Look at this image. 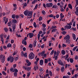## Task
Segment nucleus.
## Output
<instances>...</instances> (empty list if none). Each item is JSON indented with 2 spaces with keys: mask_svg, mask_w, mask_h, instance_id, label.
Masks as SVG:
<instances>
[{
  "mask_svg": "<svg viewBox=\"0 0 78 78\" xmlns=\"http://www.w3.org/2000/svg\"><path fill=\"white\" fill-rule=\"evenodd\" d=\"M24 14L26 16H30L29 18H31L32 17V14H33V12L29 11L28 10H26L24 12Z\"/></svg>",
  "mask_w": 78,
  "mask_h": 78,
  "instance_id": "nucleus-1",
  "label": "nucleus"
},
{
  "mask_svg": "<svg viewBox=\"0 0 78 78\" xmlns=\"http://www.w3.org/2000/svg\"><path fill=\"white\" fill-rule=\"evenodd\" d=\"M5 58H6L5 55H3L1 54L0 55V59H1V62L2 63H3L5 60Z\"/></svg>",
  "mask_w": 78,
  "mask_h": 78,
  "instance_id": "nucleus-2",
  "label": "nucleus"
},
{
  "mask_svg": "<svg viewBox=\"0 0 78 78\" xmlns=\"http://www.w3.org/2000/svg\"><path fill=\"white\" fill-rule=\"evenodd\" d=\"M70 35L69 34H67L64 37V39L66 40V43H68L69 41L70 40Z\"/></svg>",
  "mask_w": 78,
  "mask_h": 78,
  "instance_id": "nucleus-3",
  "label": "nucleus"
},
{
  "mask_svg": "<svg viewBox=\"0 0 78 78\" xmlns=\"http://www.w3.org/2000/svg\"><path fill=\"white\" fill-rule=\"evenodd\" d=\"M29 58L30 59H33L34 58V55L33 54V53L31 52L29 55Z\"/></svg>",
  "mask_w": 78,
  "mask_h": 78,
  "instance_id": "nucleus-4",
  "label": "nucleus"
},
{
  "mask_svg": "<svg viewBox=\"0 0 78 78\" xmlns=\"http://www.w3.org/2000/svg\"><path fill=\"white\" fill-rule=\"evenodd\" d=\"M23 68L24 69H25V70H27V72H29L30 71V70H31V67L28 66H23Z\"/></svg>",
  "mask_w": 78,
  "mask_h": 78,
  "instance_id": "nucleus-5",
  "label": "nucleus"
},
{
  "mask_svg": "<svg viewBox=\"0 0 78 78\" xmlns=\"http://www.w3.org/2000/svg\"><path fill=\"white\" fill-rule=\"evenodd\" d=\"M46 6L47 8L52 7L53 6V4L52 3H47L46 4Z\"/></svg>",
  "mask_w": 78,
  "mask_h": 78,
  "instance_id": "nucleus-6",
  "label": "nucleus"
},
{
  "mask_svg": "<svg viewBox=\"0 0 78 78\" xmlns=\"http://www.w3.org/2000/svg\"><path fill=\"white\" fill-rule=\"evenodd\" d=\"M7 60L8 61H10L11 62H12L14 61V58L12 57H9Z\"/></svg>",
  "mask_w": 78,
  "mask_h": 78,
  "instance_id": "nucleus-7",
  "label": "nucleus"
},
{
  "mask_svg": "<svg viewBox=\"0 0 78 78\" xmlns=\"http://www.w3.org/2000/svg\"><path fill=\"white\" fill-rule=\"evenodd\" d=\"M58 63L59 64V65H60V66H64V64L63 63V62L61 61V60H59L58 61Z\"/></svg>",
  "mask_w": 78,
  "mask_h": 78,
  "instance_id": "nucleus-8",
  "label": "nucleus"
},
{
  "mask_svg": "<svg viewBox=\"0 0 78 78\" xmlns=\"http://www.w3.org/2000/svg\"><path fill=\"white\" fill-rule=\"evenodd\" d=\"M3 19L4 21H5V24H6L7 22H8V19L7 18H6V17H4L3 18Z\"/></svg>",
  "mask_w": 78,
  "mask_h": 78,
  "instance_id": "nucleus-9",
  "label": "nucleus"
},
{
  "mask_svg": "<svg viewBox=\"0 0 78 78\" xmlns=\"http://www.w3.org/2000/svg\"><path fill=\"white\" fill-rule=\"evenodd\" d=\"M72 28V26L70 25H66L64 26V28L65 29H70Z\"/></svg>",
  "mask_w": 78,
  "mask_h": 78,
  "instance_id": "nucleus-10",
  "label": "nucleus"
},
{
  "mask_svg": "<svg viewBox=\"0 0 78 78\" xmlns=\"http://www.w3.org/2000/svg\"><path fill=\"white\" fill-rule=\"evenodd\" d=\"M41 75H42V73H40L39 74H38L37 75V76L36 77V78H38L37 77H40L41 78H44V77L42 76H41Z\"/></svg>",
  "mask_w": 78,
  "mask_h": 78,
  "instance_id": "nucleus-11",
  "label": "nucleus"
},
{
  "mask_svg": "<svg viewBox=\"0 0 78 78\" xmlns=\"http://www.w3.org/2000/svg\"><path fill=\"white\" fill-rule=\"evenodd\" d=\"M29 36L30 38H32L34 36V34L33 33H29Z\"/></svg>",
  "mask_w": 78,
  "mask_h": 78,
  "instance_id": "nucleus-12",
  "label": "nucleus"
},
{
  "mask_svg": "<svg viewBox=\"0 0 78 78\" xmlns=\"http://www.w3.org/2000/svg\"><path fill=\"white\" fill-rule=\"evenodd\" d=\"M73 38L74 40H76V35L74 34H73L72 35Z\"/></svg>",
  "mask_w": 78,
  "mask_h": 78,
  "instance_id": "nucleus-13",
  "label": "nucleus"
},
{
  "mask_svg": "<svg viewBox=\"0 0 78 78\" xmlns=\"http://www.w3.org/2000/svg\"><path fill=\"white\" fill-rule=\"evenodd\" d=\"M75 14L78 16V7H77L76 8V11L75 12Z\"/></svg>",
  "mask_w": 78,
  "mask_h": 78,
  "instance_id": "nucleus-14",
  "label": "nucleus"
},
{
  "mask_svg": "<svg viewBox=\"0 0 78 78\" xmlns=\"http://www.w3.org/2000/svg\"><path fill=\"white\" fill-rule=\"evenodd\" d=\"M37 42V41L36 40H35L33 44V47H35L36 46Z\"/></svg>",
  "mask_w": 78,
  "mask_h": 78,
  "instance_id": "nucleus-15",
  "label": "nucleus"
},
{
  "mask_svg": "<svg viewBox=\"0 0 78 78\" xmlns=\"http://www.w3.org/2000/svg\"><path fill=\"white\" fill-rule=\"evenodd\" d=\"M40 64L41 66H42L44 64V61L43 60L41 59L40 61Z\"/></svg>",
  "mask_w": 78,
  "mask_h": 78,
  "instance_id": "nucleus-16",
  "label": "nucleus"
},
{
  "mask_svg": "<svg viewBox=\"0 0 78 78\" xmlns=\"http://www.w3.org/2000/svg\"><path fill=\"white\" fill-rule=\"evenodd\" d=\"M64 66H62L61 69V70L62 72H64Z\"/></svg>",
  "mask_w": 78,
  "mask_h": 78,
  "instance_id": "nucleus-17",
  "label": "nucleus"
},
{
  "mask_svg": "<svg viewBox=\"0 0 78 78\" xmlns=\"http://www.w3.org/2000/svg\"><path fill=\"white\" fill-rule=\"evenodd\" d=\"M38 69H39V68L37 66H35V65H34V69L35 71L37 70Z\"/></svg>",
  "mask_w": 78,
  "mask_h": 78,
  "instance_id": "nucleus-18",
  "label": "nucleus"
},
{
  "mask_svg": "<svg viewBox=\"0 0 78 78\" xmlns=\"http://www.w3.org/2000/svg\"><path fill=\"white\" fill-rule=\"evenodd\" d=\"M61 53L62 55H64L66 54V52L65 51L62 50L61 51Z\"/></svg>",
  "mask_w": 78,
  "mask_h": 78,
  "instance_id": "nucleus-19",
  "label": "nucleus"
},
{
  "mask_svg": "<svg viewBox=\"0 0 78 78\" xmlns=\"http://www.w3.org/2000/svg\"><path fill=\"white\" fill-rule=\"evenodd\" d=\"M22 43L23 44H24L25 45H27V41H24V40H23Z\"/></svg>",
  "mask_w": 78,
  "mask_h": 78,
  "instance_id": "nucleus-20",
  "label": "nucleus"
},
{
  "mask_svg": "<svg viewBox=\"0 0 78 78\" xmlns=\"http://www.w3.org/2000/svg\"><path fill=\"white\" fill-rule=\"evenodd\" d=\"M37 2V0H34L32 2V5H34V4H35Z\"/></svg>",
  "mask_w": 78,
  "mask_h": 78,
  "instance_id": "nucleus-21",
  "label": "nucleus"
},
{
  "mask_svg": "<svg viewBox=\"0 0 78 78\" xmlns=\"http://www.w3.org/2000/svg\"><path fill=\"white\" fill-rule=\"evenodd\" d=\"M63 58H64L65 60H66L67 59L69 58V55H66L63 56Z\"/></svg>",
  "mask_w": 78,
  "mask_h": 78,
  "instance_id": "nucleus-22",
  "label": "nucleus"
},
{
  "mask_svg": "<svg viewBox=\"0 0 78 78\" xmlns=\"http://www.w3.org/2000/svg\"><path fill=\"white\" fill-rule=\"evenodd\" d=\"M61 33L62 34H63V35H66V34H67V32L65 31H62Z\"/></svg>",
  "mask_w": 78,
  "mask_h": 78,
  "instance_id": "nucleus-23",
  "label": "nucleus"
},
{
  "mask_svg": "<svg viewBox=\"0 0 78 78\" xmlns=\"http://www.w3.org/2000/svg\"><path fill=\"white\" fill-rule=\"evenodd\" d=\"M52 8H55L56 9V8H58V7L57 5H54L53 6Z\"/></svg>",
  "mask_w": 78,
  "mask_h": 78,
  "instance_id": "nucleus-24",
  "label": "nucleus"
},
{
  "mask_svg": "<svg viewBox=\"0 0 78 78\" xmlns=\"http://www.w3.org/2000/svg\"><path fill=\"white\" fill-rule=\"evenodd\" d=\"M11 44L10 43H9L7 45V47H8V48H11Z\"/></svg>",
  "mask_w": 78,
  "mask_h": 78,
  "instance_id": "nucleus-25",
  "label": "nucleus"
},
{
  "mask_svg": "<svg viewBox=\"0 0 78 78\" xmlns=\"http://www.w3.org/2000/svg\"><path fill=\"white\" fill-rule=\"evenodd\" d=\"M68 6L70 9H72V5H71V4H68Z\"/></svg>",
  "mask_w": 78,
  "mask_h": 78,
  "instance_id": "nucleus-26",
  "label": "nucleus"
},
{
  "mask_svg": "<svg viewBox=\"0 0 78 78\" xmlns=\"http://www.w3.org/2000/svg\"><path fill=\"white\" fill-rule=\"evenodd\" d=\"M27 3L25 2L23 5V8H24L25 7H26V6H27Z\"/></svg>",
  "mask_w": 78,
  "mask_h": 78,
  "instance_id": "nucleus-27",
  "label": "nucleus"
},
{
  "mask_svg": "<svg viewBox=\"0 0 78 78\" xmlns=\"http://www.w3.org/2000/svg\"><path fill=\"white\" fill-rule=\"evenodd\" d=\"M42 14L43 15H44V16H45V14H46V13H45V11L44 10H42V12H41Z\"/></svg>",
  "mask_w": 78,
  "mask_h": 78,
  "instance_id": "nucleus-28",
  "label": "nucleus"
},
{
  "mask_svg": "<svg viewBox=\"0 0 78 78\" xmlns=\"http://www.w3.org/2000/svg\"><path fill=\"white\" fill-rule=\"evenodd\" d=\"M69 61L71 63H72L73 62V58H70L69 59Z\"/></svg>",
  "mask_w": 78,
  "mask_h": 78,
  "instance_id": "nucleus-29",
  "label": "nucleus"
},
{
  "mask_svg": "<svg viewBox=\"0 0 78 78\" xmlns=\"http://www.w3.org/2000/svg\"><path fill=\"white\" fill-rule=\"evenodd\" d=\"M56 31V29H54L52 30V33H55Z\"/></svg>",
  "mask_w": 78,
  "mask_h": 78,
  "instance_id": "nucleus-30",
  "label": "nucleus"
},
{
  "mask_svg": "<svg viewBox=\"0 0 78 78\" xmlns=\"http://www.w3.org/2000/svg\"><path fill=\"white\" fill-rule=\"evenodd\" d=\"M77 47H78V46H76L75 47H74L73 48V51H75V50H76V49L77 48Z\"/></svg>",
  "mask_w": 78,
  "mask_h": 78,
  "instance_id": "nucleus-31",
  "label": "nucleus"
},
{
  "mask_svg": "<svg viewBox=\"0 0 78 78\" xmlns=\"http://www.w3.org/2000/svg\"><path fill=\"white\" fill-rule=\"evenodd\" d=\"M23 56H24V57H27V53L26 52L25 53L23 54Z\"/></svg>",
  "mask_w": 78,
  "mask_h": 78,
  "instance_id": "nucleus-32",
  "label": "nucleus"
},
{
  "mask_svg": "<svg viewBox=\"0 0 78 78\" xmlns=\"http://www.w3.org/2000/svg\"><path fill=\"white\" fill-rule=\"evenodd\" d=\"M60 17V22H61V20H62V19H63V18H64V15H63V16H62Z\"/></svg>",
  "mask_w": 78,
  "mask_h": 78,
  "instance_id": "nucleus-33",
  "label": "nucleus"
},
{
  "mask_svg": "<svg viewBox=\"0 0 78 78\" xmlns=\"http://www.w3.org/2000/svg\"><path fill=\"white\" fill-rule=\"evenodd\" d=\"M37 7H38V5H37V4L35 6V7L34 9V10H35V9H36L37 8Z\"/></svg>",
  "mask_w": 78,
  "mask_h": 78,
  "instance_id": "nucleus-34",
  "label": "nucleus"
},
{
  "mask_svg": "<svg viewBox=\"0 0 78 78\" xmlns=\"http://www.w3.org/2000/svg\"><path fill=\"white\" fill-rule=\"evenodd\" d=\"M78 5V0H76V4L75 8H76Z\"/></svg>",
  "mask_w": 78,
  "mask_h": 78,
  "instance_id": "nucleus-35",
  "label": "nucleus"
},
{
  "mask_svg": "<svg viewBox=\"0 0 78 78\" xmlns=\"http://www.w3.org/2000/svg\"><path fill=\"white\" fill-rule=\"evenodd\" d=\"M71 14V12H68V16L69 17H70V15Z\"/></svg>",
  "mask_w": 78,
  "mask_h": 78,
  "instance_id": "nucleus-36",
  "label": "nucleus"
},
{
  "mask_svg": "<svg viewBox=\"0 0 78 78\" xmlns=\"http://www.w3.org/2000/svg\"><path fill=\"white\" fill-rule=\"evenodd\" d=\"M41 53V55L42 56H43L45 54V51H42Z\"/></svg>",
  "mask_w": 78,
  "mask_h": 78,
  "instance_id": "nucleus-37",
  "label": "nucleus"
},
{
  "mask_svg": "<svg viewBox=\"0 0 78 78\" xmlns=\"http://www.w3.org/2000/svg\"><path fill=\"white\" fill-rule=\"evenodd\" d=\"M4 30H5V32H7L8 31V29L7 28H5L4 29Z\"/></svg>",
  "mask_w": 78,
  "mask_h": 78,
  "instance_id": "nucleus-38",
  "label": "nucleus"
},
{
  "mask_svg": "<svg viewBox=\"0 0 78 78\" xmlns=\"http://www.w3.org/2000/svg\"><path fill=\"white\" fill-rule=\"evenodd\" d=\"M30 74H31V73L30 72H28L27 73V77H29L30 76Z\"/></svg>",
  "mask_w": 78,
  "mask_h": 78,
  "instance_id": "nucleus-39",
  "label": "nucleus"
},
{
  "mask_svg": "<svg viewBox=\"0 0 78 78\" xmlns=\"http://www.w3.org/2000/svg\"><path fill=\"white\" fill-rule=\"evenodd\" d=\"M42 20V16L40 17L38 19L39 21H41Z\"/></svg>",
  "mask_w": 78,
  "mask_h": 78,
  "instance_id": "nucleus-40",
  "label": "nucleus"
},
{
  "mask_svg": "<svg viewBox=\"0 0 78 78\" xmlns=\"http://www.w3.org/2000/svg\"><path fill=\"white\" fill-rule=\"evenodd\" d=\"M62 47L63 48H65V47H67V45L65 44H63Z\"/></svg>",
  "mask_w": 78,
  "mask_h": 78,
  "instance_id": "nucleus-41",
  "label": "nucleus"
},
{
  "mask_svg": "<svg viewBox=\"0 0 78 78\" xmlns=\"http://www.w3.org/2000/svg\"><path fill=\"white\" fill-rule=\"evenodd\" d=\"M14 76H17V73L14 72Z\"/></svg>",
  "mask_w": 78,
  "mask_h": 78,
  "instance_id": "nucleus-42",
  "label": "nucleus"
},
{
  "mask_svg": "<svg viewBox=\"0 0 78 78\" xmlns=\"http://www.w3.org/2000/svg\"><path fill=\"white\" fill-rule=\"evenodd\" d=\"M34 26L35 28H36V27H37V25H36V23H34Z\"/></svg>",
  "mask_w": 78,
  "mask_h": 78,
  "instance_id": "nucleus-43",
  "label": "nucleus"
},
{
  "mask_svg": "<svg viewBox=\"0 0 78 78\" xmlns=\"http://www.w3.org/2000/svg\"><path fill=\"white\" fill-rule=\"evenodd\" d=\"M71 29L73 30V31H76V28H72Z\"/></svg>",
  "mask_w": 78,
  "mask_h": 78,
  "instance_id": "nucleus-44",
  "label": "nucleus"
},
{
  "mask_svg": "<svg viewBox=\"0 0 78 78\" xmlns=\"http://www.w3.org/2000/svg\"><path fill=\"white\" fill-rule=\"evenodd\" d=\"M1 41H2V44H3L4 43V39H3V38H1Z\"/></svg>",
  "mask_w": 78,
  "mask_h": 78,
  "instance_id": "nucleus-45",
  "label": "nucleus"
},
{
  "mask_svg": "<svg viewBox=\"0 0 78 78\" xmlns=\"http://www.w3.org/2000/svg\"><path fill=\"white\" fill-rule=\"evenodd\" d=\"M60 11H61V12H64V9L62 8H61Z\"/></svg>",
  "mask_w": 78,
  "mask_h": 78,
  "instance_id": "nucleus-46",
  "label": "nucleus"
},
{
  "mask_svg": "<svg viewBox=\"0 0 78 78\" xmlns=\"http://www.w3.org/2000/svg\"><path fill=\"white\" fill-rule=\"evenodd\" d=\"M41 36V35L39 34H38L37 35V37L38 40H39V39L40 38V37Z\"/></svg>",
  "mask_w": 78,
  "mask_h": 78,
  "instance_id": "nucleus-47",
  "label": "nucleus"
},
{
  "mask_svg": "<svg viewBox=\"0 0 78 78\" xmlns=\"http://www.w3.org/2000/svg\"><path fill=\"white\" fill-rule=\"evenodd\" d=\"M29 47L30 48H33V45L31 44H30L29 46Z\"/></svg>",
  "mask_w": 78,
  "mask_h": 78,
  "instance_id": "nucleus-48",
  "label": "nucleus"
},
{
  "mask_svg": "<svg viewBox=\"0 0 78 78\" xmlns=\"http://www.w3.org/2000/svg\"><path fill=\"white\" fill-rule=\"evenodd\" d=\"M57 53L56 54V55L57 56H58L59 53V50H57Z\"/></svg>",
  "mask_w": 78,
  "mask_h": 78,
  "instance_id": "nucleus-49",
  "label": "nucleus"
},
{
  "mask_svg": "<svg viewBox=\"0 0 78 78\" xmlns=\"http://www.w3.org/2000/svg\"><path fill=\"white\" fill-rule=\"evenodd\" d=\"M17 53V51H15L13 53L12 55H13V56H14V55H16Z\"/></svg>",
  "mask_w": 78,
  "mask_h": 78,
  "instance_id": "nucleus-50",
  "label": "nucleus"
},
{
  "mask_svg": "<svg viewBox=\"0 0 78 78\" xmlns=\"http://www.w3.org/2000/svg\"><path fill=\"white\" fill-rule=\"evenodd\" d=\"M49 73L50 75L51 76H52V72L51 71H49Z\"/></svg>",
  "mask_w": 78,
  "mask_h": 78,
  "instance_id": "nucleus-51",
  "label": "nucleus"
},
{
  "mask_svg": "<svg viewBox=\"0 0 78 78\" xmlns=\"http://www.w3.org/2000/svg\"><path fill=\"white\" fill-rule=\"evenodd\" d=\"M42 26L43 28H45V27H46V25L44 23L42 24Z\"/></svg>",
  "mask_w": 78,
  "mask_h": 78,
  "instance_id": "nucleus-52",
  "label": "nucleus"
},
{
  "mask_svg": "<svg viewBox=\"0 0 78 78\" xmlns=\"http://www.w3.org/2000/svg\"><path fill=\"white\" fill-rule=\"evenodd\" d=\"M12 22H13V23H16L17 22V20H12Z\"/></svg>",
  "mask_w": 78,
  "mask_h": 78,
  "instance_id": "nucleus-53",
  "label": "nucleus"
},
{
  "mask_svg": "<svg viewBox=\"0 0 78 78\" xmlns=\"http://www.w3.org/2000/svg\"><path fill=\"white\" fill-rule=\"evenodd\" d=\"M54 50H52L51 51V52L50 54L51 55H53V53H54Z\"/></svg>",
  "mask_w": 78,
  "mask_h": 78,
  "instance_id": "nucleus-54",
  "label": "nucleus"
},
{
  "mask_svg": "<svg viewBox=\"0 0 78 78\" xmlns=\"http://www.w3.org/2000/svg\"><path fill=\"white\" fill-rule=\"evenodd\" d=\"M0 37L1 39H2V38H3V34H2L0 35Z\"/></svg>",
  "mask_w": 78,
  "mask_h": 78,
  "instance_id": "nucleus-55",
  "label": "nucleus"
},
{
  "mask_svg": "<svg viewBox=\"0 0 78 78\" xmlns=\"http://www.w3.org/2000/svg\"><path fill=\"white\" fill-rule=\"evenodd\" d=\"M14 70L15 72H16V73H17V72H18V70L16 69H15Z\"/></svg>",
  "mask_w": 78,
  "mask_h": 78,
  "instance_id": "nucleus-56",
  "label": "nucleus"
},
{
  "mask_svg": "<svg viewBox=\"0 0 78 78\" xmlns=\"http://www.w3.org/2000/svg\"><path fill=\"white\" fill-rule=\"evenodd\" d=\"M44 62L45 63H48V60H47V59H45Z\"/></svg>",
  "mask_w": 78,
  "mask_h": 78,
  "instance_id": "nucleus-57",
  "label": "nucleus"
},
{
  "mask_svg": "<svg viewBox=\"0 0 78 78\" xmlns=\"http://www.w3.org/2000/svg\"><path fill=\"white\" fill-rule=\"evenodd\" d=\"M15 15H12V19H15Z\"/></svg>",
  "mask_w": 78,
  "mask_h": 78,
  "instance_id": "nucleus-58",
  "label": "nucleus"
},
{
  "mask_svg": "<svg viewBox=\"0 0 78 78\" xmlns=\"http://www.w3.org/2000/svg\"><path fill=\"white\" fill-rule=\"evenodd\" d=\"M37 62L36 61L34 62V66H37Z\"/></svg>",
  "mask_w": 78,
  "mask_h": 78,
  "instance_id": "nucleus-59",
  "label": "nucleus"
},
{
  "mask_svg": "<svg viewBox=\"0 0 78 78\" xmlns=\"http://www.w3.org/2000/svg\"><path fill=\"white\" fill-rule=\"evenodd\" d=\"M75 23H76V22L74 21L73 23V27H75Z\"/></svg>",
  "mask_w": 78,
  "mask_h": 78,
  "instance_id": "nucleus-60",
  "label": "nucleus"
},
{
  "mask_svg": "<svg viewBox=\"0 0 78 78\" xmlns=\"http://www.w3.org/2000/svg\"><path fill=\"white\" fill-rule=\"evenodd\" d=\"M50 30H49L48 31L47 33V34H50Z\"/></svg>",
  "mask_w": 78,
  "mask_h": 78,
  "instance_id": "nucleus-61",
  "label": "nucleus"
},
{
  "mask_svg": "<svg viewBox=\"0 0 78 78\" xmlns=\"http://www.w3.org/2000/svg\"><path fill=\"white\" fill-rule=\"evenodd\" d=\"M70 46L71 47H74V44H70Z\"/></svg>",
  "mask_w": 78,
  "mask_h": 78,
  "instance_id": "nucleus-62",
  "label": "nucleus"
},
{
  "mask_svg": "<svg viewBox=\"0 0 78 78\" xmlns=\"http://www.w3.org/2000/svg\"><path fill=\"white\" fill-rule=\"evenodd\" d=\"M23 51H26V48L25 47H23Z\"/></svg>",
  "mask_w": 78,
  "mask_h": 78,
  "instance_id": "nucleus-63",
  "label": "nucleus"
},
{
  "mask_svg": "<svg viewBox=\"0 0 78 78\" xmlns=\"http://www.w3.org/2000/svg\"><path fill=\"white\" fill-rule=\"evenodd\" d=\"M56 28V26H52L51 27V29H53V28Z\"/></svg>",
  "mask_w": 78,
  "mask_h": 78,
  "instance_id": "nucleus-64",
  "label": "nucleus"
}]
</instances>
